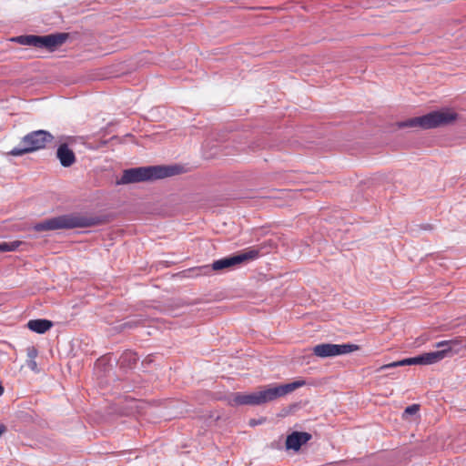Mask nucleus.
I'll return each instance as SVG.
<instances>
[{"instance_id": "obj_1", "label": "nucleus", "mask_w": 466, "mask_h": 466, "mask_svg": "<svg viewBox=\"0 0 466 466\" xmlns=\"http://www.w3.org/2000/svg\"><path fill=\"white\" fill-rule=\"evenodd\" d=\"M304 384V380H297L288 384L270 386L251 393L237 392L232 395L229 402L231 405L258 406L285 396Z\"/></svg>"}, {"instance_id": "obj_2", "label": "nucleus", "mask_w": 466, "mask_h": 466, "mask_svg": "<svg viewBox=\"0 0 466 466\" xmlns=\"http://www.w3.org/2000/svg\"><path fill=\"white\" fill-rule=\"evenodd\" d=\"M462 343L461 338H455L450 340H441L435 344L436 348H442L441 350L433 352H426L413 358H408L401 360L394 361L382 365L380 370H386L406 365H431L437 363L446 358L449 353H458Z\"/></svg>"}, {"instance_id": "obj_3", "label": "nucleus", "mask_w": 466, "mask_h": 466, "mask_svg": "<svg viewBox=\"0 0 466 466\" xmlns=\"http://www.w3.org/2000/svg\"><path fill=\"white\" fill-rule=\"evenodd\" d=\"M177 174V167H146L130 168L124 171L121 177L123 184L154 180L171 177Z\"/></svg>"}, {"instance_id": "obj_4", "label": "nucleus", "mask_w": 466, "mask_h": 466, "mask_svg": "<svg viewBox=\"0 0 466 466\" xmlns=\"http://www.w3.org/2000/svg\"><path fill=\"white\" fill-rule=\"evenodd\" d=\"M457 118V114L451 110L433 111L427 115L413 117L399 124L400 127H420L422 129L435 128L448 125Z\"/></svg>"}, {"instance_id": "obj_5", "label": "nucleus", "mask_w": 466, "mask_h": 466, "mask_svg": "<svg viewBox=\"0 0 466 466\" xmlns=\"http://www.w3.org/2000/svg\"><path fill=\"white\" fill-rule=\"evenodd\" d=\"M68 36L67 33H56L46 35H28L16 36L13 38V41L20 45L31 46L53 52L65 44Z\"/></svg>"}, {"instance_id": "obj_6", "label": "nucleus", "mask_w": 466, "mask_h": 466, "mask_svg": "<svg viewBox=\"0 0 466 466\" xmlns=\"http://www.w3.org/2000/svg\"><path fill=\"white\" fill-rule=\"evenodd\" d=\"M52 139L53 136L47 131H33L22 138L20 147L13 148L8 154L14 157L23 156L44 148Z\"/></svg>"}, {"instance_id": "obj_7", "label": "nucleus", "mask_w": 466, "mask_h": 466, "mask_svg": "<svg viewBox=\"0 0 466 466\" xmlns=\"http://www.w3.org/2000/svg\"><path fill=\"white\" fill-rule=\"evenodd\" d=\"M84 218L74 216H59L46 219L34 225L33 228L36 232L50 231L56 229H67L82 228L86 226Z\"/></svg>"}, {"instance_id": "obj_8", "label": "nucleus", "mask_w": 466, "mask_h": 466, "mask_svg": "<svg viewBox=\"0 0 466 466\" xmlns=\"http://www.w3.org/2000/svg\"><path fill=\"white\" fill-rule=\"evenodd\" d=\"M259 257V249L255 248H248L245 249L244 251L230 256L226 257L220 259H218L213 262L212 264V269L213 270H222L225 268H232L237 265H240L243 263H246L248 261L254 260Z\"/></svg>"}, {"instance_id": "obj_9", "label": "nucleus", "mask_w": 466, "mask_h": 466, "mask_svg": "<svg viewBox=\"0 0 466 466\" xmlns=\"http://www.w3.org/2000/svg\"><path fill=\"white\" fill-rule=\"evenodd\" d=\"M360 347L356 344H331L322 343L316 345L312 351L314 355L319 358H329L334 356H339L356 351Z\"/></svg>"}, {"instance_id": "obj_10", "label": "nucleus", "mask_w": 466, "mask_h": 466, "mask_svg": "<svg viewBox=\"0 0 466 466\" xmlns=\"http://www.w3.org/2000/svg\"><path fill=\"white\" fill-rule=\"evenodd\" d=\"M311 439V434L308 432L294 431L288 435L286 439V448L288 450L299 451L300 447Z\"/></svg>"}, {"instance_id": "obj_11", "label": "nucleus", "mask_w": 466, "mask_h": 466, "mask_svg": "<svg viewBox=\"0 0 466 466\" xmlns=\"http://www.w3.org/2000/svg\"><path fill=\"white\" fill-rule=\"evenodd\" d=\"M56 157L59 159L60 164L68 167L76 162V156L72 149L68 147L66 143L61 144L56 150Z\"/></svg>"}, {"instance_id": "obj_12", "label": "nucleus", "mask_w": 466, "mask_h": 466, "mask_svg": "<svg viewBox=\"0 0 466 466\" xmlns=\"http://www.w3.org/2000/svg\"><path fill=\"white\" fill-rule=\"evenodd\" d=\"M30 330L38 334H44L53 327V322L48 319H31L27 322Z\"/></svg>"}, {"instance_id": "obj_13", "label": "nucleus", "mask_w": 466, "mask_h": 466, "mask_svg": "<svg viewBox=\"0 0 466 466\" xmlns=\"http://www.w3.org/2000/svg\"><path fill=\"white\" fill-rule=\"evenodd\" d=\"M23 244L24 243L19 240H15V241H11V242H1L0 243V253L15 251Z\"/></svg>"}, {"instance_id": "obj_14", "label": "nucleus", "mask_w": 466, "mask_h": 466, "mask_svg": "<svg viewBox=\"0 0 466 466\" xmlns=\"http://www.w3.org/2000/svg\"><path fill=\"white\" fill-rule=\"evenodd\" d=\"M420 410V405L419 404H412L410 406H408L403 413V416L405 415H414Z\"/></svg>"}, {"instance_id": "obj_15", "label": "nucleus", "mask_w": 466, "mask_h": 466, "mask_svg": "<svg viewBox=\"0 0 466 466\" xmlns=\"http://www.w3.org/2000/svg\"><path fill=\"white\" fill-rule=\"evenodd\" d=\"M36 356H37V350L35 347H30L27 349L28 360H35Z\"/></svg>"}, {"instance_id": "obj_16", "label": "nucleus", "mask_w": 466, "mask_h": 466, "mask_svg": "<svg viewBox=\"0 0 466 466\" xmlns=\"http://www.w3.org/2000/svg\"><path fill=\"white\" fill-rule=\"evenodd\" d=\"M26 365L31 370H34V371L37 370V363H36L35 360H27Z\"/></svg>"}, {"instance_id": "obj_17", "label": "nucleus", "mask_w": 466, "mask_h": 466, "mask_svg": "<svg viewBox=\"0 0 466 466\" xmlns=\"http://www.w3.org/2000/svg\"><path fill=\"white\" fill-rule=\"evenodd\" d=\"M6 428L5 425L0 424V436L5 431Z\"/></svg>"}, {"instance_id": "obj_18", "label": "nucleus", "mask_w": 466, "mask_h": 466, "mask_svg": "<svg viewBox=\"0 0 466 466\" xmlns=\"http://www.w3.org/2000/svg\"><path fill=\"white\" fill-rule=\"evenodd\" d=\"M257 424H258V422L255 420H250V421H249L250 426H256Z\"/></svg>"}, {"instance_id": "obj_19", "label": "nucleus", "mask_w": 466, "mask_h": 466, "mask_svg": "<svg viewBox=\"0 0 466 466\" xmlns=\"http://www.w3.org/2000/svg\"><path fill=\"white\" fill-rule=\"evenodd\" d=\"M4 393V387L0 384V396Z\"/></svg>"}]
</instances>
